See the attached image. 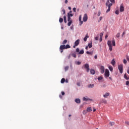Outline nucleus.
Wrapping results in <instances>:
<instances>
[{
	"label": "nucleus",
	"mask_w": 129,
	"mask_h": 129,
	"mask_svg": "<svg viewBox=\"0 0 129 129\" xmlns=\"http://www.w3.org/2000/svg\"><path fill=\"white\" fill-rule=\"evenodd\" d=\"M89 88H93L94 87V84H90L88 85Z\"/></svg>",
	"instance_id": "14"
},
{
	"label": "nucleus",
	"mask_w": 129,
	"mask_h": 129,
	"mask_svg": "<svg viewBox=\"0 0 129 129\" xmlns=\"http://www.w3.org/2000/svg\"><path fill=\"white\" fill-rule=\"evenodd\" d=\"M72 21V20H71V18L68 17V22Z\"/></svg>",
	"instance_id": "34"
},
{
	"label": "nucleus",
	"mask_w": 129,
	"mask_h": 129,
	"mask_svg": "<svg viewBox=\"0 0 129 129\" xmlns=\"http://www.w3.org/2000/svg\"><path fill=\"white\" fill-rule=\"evenodd\" d=\"M68 17H73V14H71V13H68Z\"/></svg>",
	"instance_id": "28"
},
{
	"label": "nucleus",
	"mask_w": 129,
	"mask_h": 129,
	"mask_svg": "<svg viewBox=\"0 0 129 129\" xmlns=\"http://www.w3.org/2000/svg\"><path fill=\"white\" fill-rule=\"evenodd\" d=\"M120 36V33H117V34L116 35V38H118Z\"/></svg>",
	"instance_id": "32"
},
{
	"label": "nucleus",
	"mask_w": 129,
	"mask_h": 129,
	"mask_svg": "<svg viewBox=\"0 0 129 129\" xmlns=\"http://www.w3.org/2000/svg\"><path fill=\"white\" fill-rule=\"evenodd\" d=\"M68 26L70 27L71 26V24H72V21H68Z\"/></svg>",
	"instance_id": "25"
},
{
	"label": "nucleus",
	"mask_w": 129,
	"mask_h": 129,
	"mask_svg": "<svg viewBox=\"0 0 129 129\" xmlns=\"http://www.w3.org/2000/svg\"><path fill=\"white\" fill-rule=\"evenodd\" d=\"M102 41V37H100V42H101Z\"/></svg>",
	"instance_id": "59"
},
{
	"label": "nucleus",
	"mask_w": 129,
	"mask_h": 129,
	"mask_svg": "<svg viewBox=\"0 0 129 129\" xmlns=\"http://www.w3.org/2000/svg\"><path fill=\"white\" fill-rule=\"evenodd\" d=\"M61 83H64V82H65V79L64 78H62L61 80V81H60Z\"/></svg>",
	"instance_id": "33"
},
{
	"label": "nucleus",
	"mask_w": 129,
	"mask_h": 129,
	"mask_svg": "<svg viewBox=\"0 0 129 129\" xmlns=\"http://www.w3.org/2000/svg\"><path fill=\"white\" fill-rule=\"evenodd\" d=\"M59 23H63V18H59Z\"/></svg>",
	"instance_id": "31"
},
{
	"label": "nucleus",
	"mask_w": 129,
	"mask_h": 129,
	"mask_svg": "<svg viewBox=\"0 0 129 129\" xmlns=\"http://www.w3.org/2000/svg\"><path fill=\"white\" fill-rule=\"evenodd\" d=\"M83 100H84V101H87V100H89V99L86 98L85 97H84L83 98Z\"/></svg>",
	"instance_id": "22"
},
{
	"label": "nucleus",
	"mask_w": 129,
	"mask_h": 129,
	"mask_svg": "<svg viewBox=\"0 0 129 129\" xmlns=\"http://www.w3.org/2000/svg\"><path fill=\"white\" fill-rule=\"evenodd\" d=\"M118 70L119 71L120 73H121V74H122V72H123V70L122 64L118 65Z\"/></svg>",
	"instance_id": "3"
},
{
	"label": "nucleus",
	"mask_w": 129,
	"mask_h": 129,
	"mask_svg": "<svg viewBox=\"0 0 129 129\" xmlns=\"http://www.w3.org/2000/svg\"><path fill=\"white\" fill-rule=\"evenodd\" d=\"M126 62H127L126 60L125 59H123L124 64H126Z\"/></svg>",
	"instance_id": "49"
},
{
	"label": "nucleus",
	"mask_w": 129,
	"mask_h": 129,
	"mask_svg": "<svg viewBox=\"0 0 129 129\" xmlns=\"http://www.w3.org/2000/svg\"><path fill=\"white\" fill-rule=\"evenodd\" d=\"M84 68L87 69V72H89V70H90V69H89V64H87V63H86L85 65H84Z\"/></svg>",
	"instance_id": "7"
},
{
	"label": "nucleus",
	"mask_w": 129,
	"mask_h": 129,
	"mask_svg": "<svg viewBox=\"0 0 129 129\" xmlns=\"http://www.w3.org/2000/svg\"><path fill=\"white\" fill-rule=\"evenodd\" d=\"M75 102H76L77 103H80L81 101H80V99H75Z\"/></svg>",
	"instance_id": "18"
},
{
	"label": "nucleus",
	"mask_w": 129,
	"mask_h": 129,
	"mask_svg": "<svg viewBox=\"0 0 129 129\" xmlns=\"http://www.w3.org/2000/svg\"><path fill=\"white\" fill-rule=\"evenodd\" d=\"M102 17H100V18H99V20L98 21V22H100V21H101V20H102Z\"/></svg>",
	"instance_id": "52"
},
{
	"label": "nucleus",
	"mask_w": 129,
	"mask_h": 129,
	"mask_svg": "<svg viewBox=\"0 0 129 129\" xmlns=\"http://www.w3.org/2000/svg\"><path fill=\"white\" fill-rule=\"evenodd\" d=\"M126 60H127V61H128L129 62V57L128 56L126 57Z\"/></svg>",
	"instance_id": "56"
},
{
	"label": "nucleus",
	"mask_w": 129,
	"mask_h": 129,
	"mask_svg": "<svg viewBox=\"0 0 129 129\" xmlns=\"http://www.w3.org/2000/svg\"><path fill=\"white\" fill-rule=\"evenodd\" d=\"M109 124H110V125H111V126H112V125H114V122H110Z\"/></svg>",
	"instance_id": "29"
},
{
	"label": "nucleus",
	"mask_w": 129,
	"mask_h": 129,
	"mask_svg": "<svg viewBox=\"0 0 129 129\" xmlns=\"http://www.w3.org/2000/svg\"><path fill=\"white\" fill-rule=\"evenodd\" d=\"M102 36H103V33H101L100 34V38H102Z\"/></svg>",
	"instance_id": "45"
},
{
	"label": "nucleus",
	"mask_w": 129,
	"mask_h": 129,
	"mask_svg": "<svg viewBox=\"0 0 129 129\" xmlns=\"http://www.w3.org/2000/svg\"><path fill=\"white\" fill-rule=\"evenodd\" d=\"M115 14H116V15H119V11H118V10H116L115 11Z\"/></svg>",
	"instance_id": "41"
},
{
	"label": "nucleus",
	"mask_w": 129,
	"mask_h": 129,
	"mask_svg": "<svg viewBox=\"0 0 129 129\" xmlns=\"http://www.w3.org/2000/svg\"><path fill=\"white\" fill-rule=\"evenodd\" d=\"M92 111V108H91V107H88L87 108V111H84V113L85 112V113H86V112H90Z\"/></svg>",
	"instance_id": "8"
},
{
	"label": "nucleus",
	"mask_w": 129,
	"mask_h": 129,
	"mask_svg": "<svg viewBox=\"0 0 129 129\" xmlns=\"http://www.w3.org/2000/svg\"><path fill=\"white\" fill-rule=\"evenodd\" d=\"M106 6L107 7L108 9L106 11V13H109V12H110V8L111 6H112V3H110L109 2V0H107L106 3Z\"/></svg>",
	"instance_id": "2"
},
{
	"label": "nucleus",
	"mask_w": 129,
	"mask_h": 129,
	"mask_svg": "<svg viewBox=\"0 0 129 129\" xmlns=\"http://www.w3.org/2000/svg\"><path fill=\"white\" fill-rule=\"evenodd\" d=\"M125 123H126V124H127L128 125H129V121H126Z\"/></svg>",
	"instance_id": "51"
},
{
	"label": "nucleus",
	"mask_w": 129,
	"mask_h": 129,
	"mask_svg": "<svg viewBox=\"0 0 129 129\" xmlns=\"http://www.w3.org/2000/svg\"><path fill=\"white\" fill-rule=\"evenodd\" d=\"M62 95H65V93L64 92H61Z\"/></svg>",
	"instance_id": "55"
},
{
	"label": "nucleus",
	"mask_w": 129,
	"mask_h": 129,
	"mask_svg": "<svg viewBox=\"0 0 129 129\" xmlns=\"http://www.w3.org/2000/svg\"><path fill=\"white\" fill-rule=\"evenodd\" d=\"M86 53L87 54H88V55H91L92 54L91 52H89V51H87Z\"/></svg>",
	"instance_id": "40"
},
{
	"label": "nucleus",
	"mask_w": 129,
	"mask_h": 129,
	"mask_svg": "<svg viewBox=\"0 0 129 129\" xmlns=\"http://www.w3.org/2000/svg\"><path fill=\"white\" fill-rule=\"evenodd\" d=\"M127 73H128V74H129V68H128V69L127 70Z\"/></svg>",
	"instance_id": "61"
},
{
	"label": "nucleus",
	"mask_w": 129,
	"mask_h": 129,
	"mask_svg": "<svg viewBox=\"0 0 129 129\" xmlns=\"http://www.w3.org/2000/svg\"><path fill=\"white\" fill-rule=\"evenodd\" d=\"M79 54H84V50L83 49H82L79 51Z\"/></svg>",
	"instance_id": "21"
},
{
	"label": "nucleus",
	"mask_w": 129,
	"mask_h": 129,
	"mask_svg": "<svg viewBox=\"0 0 129 129\" xmlns=\"http://www.w3.org/2000/svg\"><path fill=\"white\" fill-rule=\"evenodd\" d=\"M111 64H112L113 66H114V65H115V61L114 60V59L112 60Z\"/></svg>",
	"instance_id": "16"
},
{
	"label": "nucleus",
	"mask_w": 129,
	"mask_h": 129,
	"mask_svg": "<svg viewBox=\"0 0 129 129\" xmlns=\"http://www.w3.org/2000/svg\"><path fill=\"white\" fill-rule=\"evenodd\" d=\"M62 12H63L62 15H65V14H66V11H65V9H63L62 10Z\"/></svg>",
	"instance_id": "35"
},
{
	"label": "nucleus",
	"mask_w": 129,
	"mask_h": 129,
	"mask_svg": "<svg viewBox=\"0 0 129 129\" xmlns=\"http://www.w3.org/2000/svg\"><path fill=\"white\" fill-rule=\"evenodd\" d=\"M72 56L74 57V58H76V53H72Z\"/></svg>",
	"instance_id": "30"
},
{
	"label": "nucleus",
	"mask_w": 129,
	"mask_h": 129,
	"mask_svg": "<svg viewBox=\"0 0 129 129\" xmlns=\"http://www.w3.org/2000/svg\"><path fill=\"white\" fill-rule=\"evenodd\" d=\"M87 20H88V17L87 16V14H85L83 18V22H87Z\"/></svg>",
	"instance_id": "6"
},
{
	"label": "nucleus",
	"mask_w": 129,
	"mask_h": 129,
	"mask_svg": "<svg viewBox=\"0 0 129 129\" xmlns=\"http://www.w3.org/2000/svg\"><path fill=\"white\" fill-rule=\"evenodd\" d=\"M125 35V31H124L122 34V37H123Z\"/></svg>",
	"instance_id": "46"
},
{
	"label": "nucleus",
	"mask_w": 129,
	"mask_h": 129,
	"mask_svg": "<svg viewBox=\"0 0 129 129\" xmlns=\"http://www.w3.org/2000/svg\"><path fill=\"white\" fill-rule=\"evenodd\" d=\"M125 84H126V85H128V84H129V81H126Z\"/></svg>",
	"instance_id": "50"
},
{
	"label": "nucleus",
	"mask_w": 129,
	"mask_h": 129,
	"mask_svg": "<svg viewBox=\"0 0 129 129\" xmlns=\"http://www.w3.org/2000/svg\"><path fill=\"white\" fill-rule=\"evenodd\" d=\"M70 57H71V55L70 54L69 55L68 57V59H70Z\"/></svg>",
	"instance_id": "63"
},
{
	"label": "nucleus",
	"mask_w": 129,
	"mask_h": 129,
	"mask_svg": "<svg viewBox=\"0 0 129 129\" xmlns=\"http://www.w3.org/2000/svg\"><path fill=\"white\" fill-rule=\"evenodd\" d=\"M82 19V16L81 15H80L79 16V21H81V20Z\"/></svg>",
	"instance_id": "39"
},
{
	"label": "nucleus",
	"mask_w": 129,
	"mask_h": 129,
	"mask_svg": "<svg viewBox=\"0 0 129 129\" xmlns=\"http://www.w3.org/2000/svg\"><path fill=\"white\" fill-rule=\"evenodd\" d=\"M67 43V40L65 39L64 40H63V41L62 42V45H65V44Z\"/></svg>",
	"instance_id": "27"
},
{
	"label": "nucleus",
	"mask_w": 129,
	"mask_h": 129,
	"mask_svg": "<svg viewBox=\"0 0 129 129\" xmlns=\"http://www.w3.org/2000/svg\"><path fill=\"white\" fill-rule=\"evenodd\" d=\"M95 39L96 41H98V37H96Z\"/></svg>",
	"instance_id": "54"
},
{
	"label": "nucleus",
	"mask_w": 129,
	"mask_h": 129,
	"mask_svg": "<svg viewBox=\"0 0 129 129\" xmlns=\"http://www.w3.org/2000/svg\"><path fill=\"white\" fill-rule=\"evenodd\" d=\"M77 65H80V64H81V62H80V61H77Z\"/></svg>",
	"instance_id": "48"
},
{
	"label": "nucleus",
	"mask_w": 129,
	"mask_h": 129,
	"mask_svg": "<svg viewBox=\"0 0 129 129\" xmlns=\"http://www.w3.org/2000/svg\"><path fill=\"white\" fill-rule=\"evenodd\" d=\"M120 12L121 13L122 12H124V7L123 5L121 4L120 6Z\"/></svg>",
	"instance_id": "9"
},
{
	"label": "nucleus",
	"mask_w": 129,
	"mask_h": 129,
	"mask_svg": "<svg viewBox=\"0 0 129 129\" xmlns=\"http://www.w3.org/2000/svg\"><path fill=\"white\" fill-rule=\"evenodd\" d=\"M124 78L125 79H126V80H128V79H129V76L127 77V76H126V74H125L124 75Z\"/></svg>",
	"instance_id": "15"
},
{
	"label": "nucleus",
	"mask_w": 129,
	"mask_h": 129,
	"mask_svg": "<svg viewBox=\"0 0 129 129\" xmlns=\"http://www.w3.org/2000/svg\"><path fill=\"white\" fill-rule=\"evenodd\" d=\"M88 38H89V36H88V34H87L86 36L84 38V41L85 42H86L87 41V39H88Z\"/></svg>",
	"instance_id": "13"
},
{
	"label": "nucleus",
	"mask_w": 129,
	"mask_h": 129,
	"mask_svg": "<svg viewBox=\"0 0 129 129\" xmlns=\"http://www.w3.org/2000/svg\"><path fill=\"white\" fill-rule=\"evenodd\" d=\"M101 102H102V103L106 104L107 102L106 101V100L103 99V100H102Z\"/></svg>",
	"instance_id": "24"
},
{
	"label": "nucleus",
	"mask_w": 129,
	"mask_h": 129,
	"mask_svg": "<svg viewBox=\"0 0 129 129\" xmlns=\"http://www.w3.org/2000/svg\"><path fill=\"white\" fill-rule=\"evenodd\" d=\"M79 51H80V50L79 49V48L76 49V52H77V53H79Z\"/></svg>",
	"instance_id": "44"
},
{
	"label": "nucleus",
	"mask_w": 129,
	"mask_h": 129,
	"mask_svg": "<svg viewBox=\"0 0 129 129\" xmlns=\"http://www.w3.org/2000/svg\"><path fill=\"white\" fill-rule=\"evenodd\" d=\"M90 72L91 74H92L93 75H94V74H95V71H94V70L91 69Z\"/></svg>",
	"instance_id": "17"
},
{
	"label": "nucleus",
	"mask_w": 129,
	"mask_h": 129,
	"mask_svg": "<svg viewBox=\"0 0 129 129\" xmlns=\"http://www.w3.org/2000/svg\"><path fill=\"white\" fill-rule=\"evenodd\" d=\"M88 46H86V48H85V49H86V50H88Z\"/></svg>",
	"instance_id": "60"
},
{
	"label": "nucleus",
	"mask_w": 129,
	"mask_h": 129,
	"mask_svg": "<svg viewBox=\"0 0 129 129\" xmlns=\"http://www.w3.org/2000/svg\"><path fill=\"white\" fill-rule=\"evenodd\" d=\"M68 69H69V67H68V66H67L64 68L65 71H67V70H68Z\"/></svg>",
	"instance_id": "36"
},
{
	"label": "nucleus",
	"mask_w": 129,
	"mask_h": 129,
	"mask_svg": "<svg viewBox=\"0 0 129 129\" xmlns=\"http://www.w3.org/2000/svg\"><path fill=\"white\" fill-rule=\"evenodd\" d=\"M101 14V12H100V11H98L97 14L98 17H99Z\"/></svg>",
	"instance_id": "37"
},
{
	"label": "nucleus",
	"mask_w": 129,
	"mask_h": 129,
	"mask_svg": "<svg viewBox=\"0 0 129 129\" xmlns=\"http://www.w3.org/2000/svg\"><path fill=\"white\" fill-rule=\"evenodd\" d=\"M73 11H74V13H76V8H74L73 9Z\"/></svg>",
	"instance_id": "47"
},
{
	"label": "nucleus",
	"mask_w": 129,
	"mask_h": 129,
	"mask_svg": "<svg viewBox=\"0 0 129 129\" xmlns=\"http://www.w3.org/2000/svg\"><path fill=\"white\" fill-rule=\"evenodd\" d=\"M77 85H78V86H80V83L78 82V83H77Z\"/></svg>",
	"instance_id": "53"
},
{
	"label": "nucleus",
	"mask_w": 129,
	"mask_h": 129,
	"mask_svg": "<svg viewBox=\"0 0 129 129\" xmlns=\"http://www.w3.org/2000/svg\"><path fill=\"white\" fill-rule=\"evenodd\" d=\"M66 47H65V45H61L59 47V50H60V53H63V50H65Z\"/></svg>",
	"instance_id": "5"
},
{
	"label": "nucleus",
	"mask_w": 129,
	"mask_h": 129,
	"mask_svg": "<svg viewBox=\"0 0 129 129\" xmlns=\"http://www.w3.org/2000/svg\"><path fill=\"white\" fill-rule=\"evenodd\" d=\"M68 9H69V10H71V7H68Z\"/></svg>",
	"instance_id": "64"
},
{
	"label": "nucleus",
	"mask_w": 129,
	"mask_h": 129,
	"mask_svg": "<svg viewBox=\"0 0 129 129\" xmlns=\"http://www.w3.org/2000/svg\"><path fill=\"white\" fill-rule=\"evenodd\" d=\"M80 42V40H79V39L77 40L75 42V45H76V46H78L79 45Z\"/></svg>",
	"instance_id": "11"
},
{
	"label": "nucleus",
	"mask_w": 129,
	"mask_h": 129,
	"mask_svg": "<svg viewBox=\"0 0 129 129\" xmlns=\"http://www.w3.org/2000/svg\"><path fill=\"white\" fill-rule=\"evenodd\" d=\"M100 72L102 74H103V73H104V67L103 66H101L100 67Z\"/></svg>",
	"instance_id": "10"
},
{
	"label": "nucleus",
	"mask_w": 129,
	"mask_h": 129,
	"mask_svg": "<svg viewBox=\"0 0 129 129\" xmlns=\"http://www.w3.org/2000/svg\"><path fill=\"white\" fill-rule=\"evenodd\" d=\"M108 68L110 70V71L112 72L113 71V68H112V66H109Z\"/></svg>",
	"instance_id": "19"
},
{
	"label": "nucleus",
	"mask_w": 129,
	"mask_h": 129,
	"mask_svg": "<svg viewBox=\"0 0 129 129\" xmlns=\"http://www.w3.org/2000/svg\"><path fill=\"white\" fill-rule=\"evenodd\" d=\"M79 22H80V26H81V25H82V24H83V21L81 20Z\"/></svg>",
	"instance_id": "43"
},
{
	"label": "nucleus",
	"mask_w": 129,
	"mask_h": 129,
	"mask_svg": "<svg viewBox=\"0 0 129 129\" xmlns=\"http://www.w3.org/2000/svg\"><path fill=\"white\" fill-rule=\"evenodd\" d=\"M65 47H66V49H69V48H71V46H70V45H69V44H67V45H65Z\"/></svg>",
	"instance_id": "20"
},
{
	"label": "nucleus",
	"mask_w": 129,
	"mask_h": 129,
	"mask_svg": "<svg viewBox=\"0 0 129 129\" xmlns=\"http://www.w3.org/2000/svg\"><path fill=\"white\" fill-rule=\"evenodd\" d=\"M64 3H65V4H68V0H65Z\"/></svg>",
	"instance_id": "57"
},
{
	"label": "nucleus",
	"mask_w": 129,
	"mask_h": 129,
	"mask_svg": "<svg viewBox=\"0 0 129 129\" xmlns=\"http://www.w3.org/2000/svg\"><path fill=\"white\" fill-rule=\"evenodd\" d=\"M102 79H103L102 77H99L98 78V80H102Z\"/></svg>",
	"instance_id": "38"
},
{
	"label": "nucleus",
	"mask_w": 129,
	"mask_h": 129,
	"mask_svg": "<svg viewBox=\"0 0 129 129\" xmlns=\"http://www.w3.org/2000/svg\"><path fill=\"white\" fill-rule=\"evenodd\" d=\"M108 35H106V36H105V39H107V38H108Z\"/></svg>",
	"instance_id": "62"
},
{
	"label": "nucleus",
	"mask_w": 129,
	"mask_h": 129,
	"mask_svg": "<svg viewBox=\"0 0 129 129\" xmlns=\"http://www.w3.org/2000/svg\"><path fill=\"white\" fill-rule=\"evenodd\" d=\"M94 58L95 59H97V55H95Z\"/></svg>",
	"instance_id": "58"
},
{
	"label": "nucleus",
	"mask_w": 129,
	"mask_h": 129,
	"mask_svg": "<svg viewBox=\"0 0 129 129\" xmlns=\"http://www.w3.org/2000/svg\"><path fill=\"white\" fill-rule=\"evenodd\" d=\"M104 75L106 78H107V77H109V71L108 69L105 70Z\"/></svg>",
	"instance_id": "4"
},
{
	"label": "nucleus",
	"mask_w": 129,
	"mask_h": 129,
	"mask_svg": "<svg viewBox=\"0 0 129 129\" xmlns=\"http://www.w3.org/2000/svg\"><path fill=\"white\" fill-rule=\"evenodd\" d=\"M63 19H64V23H67V20L66 19V16H63Z\"/></svg>",
	"instance_id": "26"
},
{
	"label": "nucleus",
	"mask_w": 129,
	"mask_h": 129,
	"mask_svg": "<svg viewBox=\"0 0 129 129\" xmlns=\"http://www.w3.org/2000/svg\"><path fill=\"white\" fill-rule=\"evenodd\" d=\"M109 93H105L104 95H103V97L105 98H107V97L109 96Z\"/></svg>",
	"instance_id": "12"
},
{
	"label": "nucleus",
	"mask_w": 129,
	"mask_h": 129,
	"mask_svg": "<svg viewBox=\"0 0 129 129\" xmlns=\"http://www.w3.org/2000/svg\"><path fill=\"white\" fill-rule=\"evenodd\" d=\"M89 48H92V43H88V46Z\"/></svg>",
	"instance_id": "23"
},
{
	"label": "nucleus",
	"mask_w": 129,
	"mask_h": 129,
	"mask_svg": "<svg viewBox=\"0 0 129 129\" xmlns=\"http://www.w3.org/2000/svg\"><path fill=\"white\" fill-rule=\"evenodd\" d=\"M111 2V3H112V4H114L115 3V1L114 0H109V2Z\"/></svg>",
	"instance_id": "42"
},
{
	"label": "nucleus",
	"mask_w": 129,
	"mask_h": 129,
	"mask_svg": "<svg viewBox=\"0 0 129 129\" xmlns=\"http://www.w3.org/2000/svg\"><path fill=\"white\" fill-rule=\"evenodd\" d=\"M111 42L112 43V45H111ZM107 45L109 47V49L110 51H112V46H115V40L113 39L112 41L108 40L107 41Z\"/></svg>",
	"instance_id": "1"
}]
</instances>
